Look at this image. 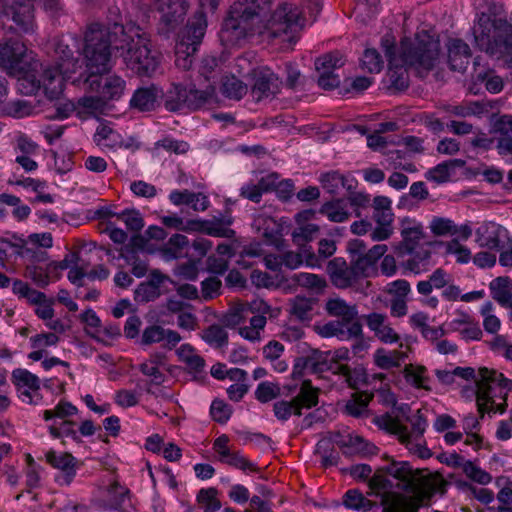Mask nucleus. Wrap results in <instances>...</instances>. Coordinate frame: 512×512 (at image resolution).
<instances>
[{
	"instance_id": "f257e3e1",
	"label": "nucleus",
	"mask_w": 512,
	"mask_h": 512,
	"mask_svg": "<svg viewBox=\"0 0 512 512\" xmlns=\"http://www.w3.org/2000/svg\"><path fill=\"white\" fill-rule=\"evenodd\" d=\"M306 21L296 3L283 2L273 9L271 0H237L230 6L219 36L226 47L240 45L253 36L267 42H291Z\"/></svg>"
},
{
	"instance_id": "f03ea898",
	"label": "nucleus",
	"mask_w": 512,
	"mask_h": 512,
	"mask_svg": "<svg viewBox=\"0 0 512 512\" xmlns=\"http://www.w3.org/2000/svg\"><path fill=\"white\" fill-rule=\"evenodd\" d=\"M389 477L397 480L398 489L414 494L413 497L402 500L403 512H418L421 506L428 505L432 497L442 492L443 488L440 481L429 477L423 471L414 470L408 462L392 461L376 471L368 482L372 494L382 496L383 501L385 495L394 488Z\"/></svg>"
},
{
	"instance_id": "7ed1b4c3",
	"label": "nucleus",
	"mask_w": 512,
	"mask_h": 512,
	"mask_svg": "<svg viewBox=\"0 0 512 512\" xmlns=\"http://www.w3.org/2000/svg\"><path fill=\"white\" fill-rule=\"evenodd\" d=\"M381 46L389 62L387 72L389 87L395 90H404L408 87V73L406 67H413L419 74L432 69L439 54V41L426 32L417 33L414 39L404 38L396 55L395 39L385 35Z\"/></svg>"
},
{
	"instance_id": "20e7f679",
	"label": "nucleus",
	"mask_w": 512,
	"mask_h": 512,
	"mask_svg": "<svg viewBox=\"0 0 512 512\" xmlns=\"http://www.w3.org/2000/svg\"><path fill=\"white\" fill-rule=\"evenodd\" d=\"M109 31L100 23L88 26L84 36L82 54L90 75L85 79L89 91L96 92L105 101L119 100L126 89V81L116 74H106L112 68L109 50Z\"/></svg>"
},
{
	"instance_id": "39448f33",
	"label": "nucleus",
	"mask_w": 512,
	"mask_h": 512,
	"mask_svg": "<svg viewBox=\"0 0 512 512\" xmlns=\"http://www.w3.org/2000/svg\"><path fill=\"white\" fill-rule=\"evenodd\" d=\"M100 25L109 31V49L113 46L121 50V56L128 69L140 76H151L156 71L159 61L152 54L148 35L140 26H123L117 23L112 27Z\"/></svg>"
},
{
	"instance_id": "423d86ee",
	"label": "nucleus",
	"mask_w": 512,
	"mask_h": 512,
	"mask_svg": "<svg viewBox=\"0 0 512 512\" xmlns=\"http://www.w3.org/2000/svg\"><path fill=\"white\" fill-rule=\"evenodd\" d=\"M0 67L8 75L18 78L21 93L33 95L42 89V65L24 43L12 39L0 41Z\"/></svg>"
},
{
	"instance_id": "0eeeda50",
	"label": "nucleus",
	"mask_w": 512,
	"mask_h": 512,
	"mask_svg": "<svg viewBox=\"0 0 512 512\" xmlns=\"http://www.w3.org/2000/svg\"><path fill=\"white\" fill-rule=\"evenodd\" d=\"M78 47V41L72 35L62 36L55 40L54 51L57 57L54 67L42 69V90L45 95L53 100L57 99L64 90V82L77 81L73 77L79 67V62L73 57V50Z\"/></svg>"
},
{
	"instance_id": "6e6552de",
	"label": "nucleus",
	"mask_w": 512,
	"mask_h": 512,
	"mask_svg": "<svg viewBox=\"0 0 512 512\" xmlns=\"http://www.w3.org/2000/svg\"><path fill=\"white\" fill-rule=\"evenodd\" d=\"M476 402L478 411L503 414L506 410V399L512 390V381L502 373L488 368H480L476 378Z\"/></svg>"
},
{
	"instance_id": "1a4fd4ad",
	"label": "nucleus",
	"mask_w": 512,
	"mask_h": 512,
	"mask_svg": "<svg viewBox=\"0 0 512 512\" xmlns=\"http://www.w3.org/2000/svg\"><path fill=\"white\" fill-rule=\"evenodd\" d=\"M220 0H200L201 9H209L214 12ZM207 28V18L203 10L195 13L183 30L175 47V64L177 67L187 70L192 66L194 54L201 44Z\"/></svg>"
},
{
	"instance_id": "9d476101",
	"label": "nucleus",
	"mask_w": 512,
	"mask_h": 512,
	"mask_svg": "<svg viewBox=\"0 0 512 512\" xmlns=\"http://www.w3.org/2000/svg\"><path fill=\"white\" fill-rule=\"evenodd\" d=\"M407 421L412 426L411 431L399 419L388 413L374 419V423L379 429L396 436L410 451L417 453L422 458L428 457L430 455L429 450L421 444L423 434L428 426L426 419L418 411L411 418H407Z\"/></svg>"
},
{
	"instance_id": "9b49d317",
	"label": "nucleus",
	"mask_w": 512,
	"mask_h": 512,
	"mask_svg": "<svg viewBox=\"0 0 512 512\" xmlns=\"http://www.w3.org/2000/svg\"><path fill=\"white\" fill-rule=\"evenodd\" d=\"M318 181L322 188L331 195H339L342 190L348 193L347 200L354 210V216H362V210L370 204V195L365 191H356L358 181L351 174H342L339 171L321 173Z\"/></svg>"
},
{
	"instance_id": "f8f14e48",
	"label": "nucleus",
	"mask_w": 512,
	"mask_h": 512,
	"mask_svg": "<svg viewBox=\"0 0 512 512\" xmlns=\"http://www.w3.org/2000/svg\"><path fill=\"white\" fill-rule=\"evenodd\" d=\"M249 313L253 314L249 325L239 327L238 333L245 340L258 343L262 340V334L267 324V315L272 316V307L260 298L240 304L231 314V322L240 324Z\"/></svg>"
},
{
	"instance_id": "ddd939ff",
	"label": "nucleus",
	"mask_w": 512,
	"mask_h": 512,
	"mask_svg": "<svg viewBox=\"0 0 512 512\" xmlns=\"http://www.w3.org/2000/svg\"><path fill=\"white\" fill-rule=\"evenodd\" d=\"M44 9L51 15H55L60 9L59 0H41ZM3 6L0 17L5 24L13 21L16 29L23 33L34 32V16L32 0H2Z\"/></svg>"
},
{
	"instance_id": "4468645a",
	"label": "nucleus",
	"mask_w": 512,
	"mask_h": 512,
	"mask_svg": "<svg viewBox=\"0 0 512 512\" xmlns=\"http://www.w3.org/2000/svg\"><path fill=\"white\" fill-rule=\"evenodd\" d=\"M214 94V86L209 85L205 90L173 84L165 94V107L168 111H179L184 107L196 109L204 104Z\"/></svg>"
},
{
	"instance_id": "2eb2a0df",
	"label": "nucleus",
	"mask_w": 512,
	"mask_h": 512,
	"mask_svg": "<svg viewBox=\"0 0 512 512\" xmlns=\"http://www.w3.org/2000/svg\"><path fill=\"white\" fill-rule=\"evenodd\" d=\"M318 403V391L310 382L304 381L299 393L292 400H279L273 405L275 417L282 422L287 421L292 415H301L303 408L310 409Z\"/></svg>"
},
{
	"instance_id": "dca6fc26",
	"label": "nucleus",
	"mask_w": 512,
	"mask_h": 512,
	"mask_svg": "<svg viewBox=\"0 0 512 512\" xmlns=\"http://www.w3.org/2000/svg\"><path fill=\"white\" fill-rule=\"evenodd\" d=\"M236 65L240 68L238 73L241 76L254 72L255 83L252 87V96L256 101H261L279 92L281 81L279 77L269 68H261L254 70L249 68V63L246 58L240 57L236 60Z\"/></svg>"
},
{
	"instance_id": "f3484780",
	"label": "nucleus",
	"mask_w": 512,
	"mask_h": 512,
	"mask_svg": "<svg viewBox=\"0 0 512 512\" xmlns=\"http://www.w3.org/2000/svg\"><path fill=\"white\" fill-rule=\"evenodd\" d=\"M373 220L375 226L370 234L372 241L381 242L391 238L394 234V218L395 214L392 208V200L383 195L373 198Z\"/></svg>"
},
{
	"instance_id": "a211bd4d",
	"label": "nucleus",
	"mask_w": 512,
	"mask_h": 512,
	"mask_svg": "<svg viewBox=\"0 0 512 512\" xmlns=\"http://www.w3.org/2000/svg\"><path fill=\"white\" fill-rule=\"evenodd\" d=\"M45 459L59 471L54 477L59 486H69L73 482L77 472V459L72 454L49 450Z\"/></svg>"
},
{
	"instance_id": "6ab92c4d",
	"label": "nucleus",
	"mask_w": 512,
	"mask_h": 512,
	"mask_svg": "<svg viewBox=\"0 0 512 512\" xmlns=\"http://www.w3.org/2000/svg\"><path fill=\"white\" fill-rule=\"evenodd\" d=\"M399 226L402 241L398 246V252H414L425 236L423 224L415 218L406 216L399 220Z\"/></svg>"
},
{
	"instance_id": "aec40b11",
	"label": "nucleus",
	"mask_w": 512,
	"mask_h": 512,
	"mask_svg": "<svg viewBox=\"0 0 512 512\" xmlns=\"http://www.w3.org/2000/svg\"><path fill=\"white\" fill-rule=\"evenodd\" d=\"M315 214L314 210L307 209L295 215L297 226L292 232V239L296 245L304 246L308 242L313 241L319 234V225L311 222Z\"/></svg>"
},
{
	"instance_id": "412c9836",
	"label": "nucleus",
	"mask_w": 512,
	"mask_h": 512,
	"mask_svg": "<svg viewBox=\"0 0 512 512\" xmlns=\"http://www.w3.org/2000/svg\"><path fill=\"white\" fill-rule=\"evenodd\" d=\"M11 381L19 393V398L27 404H34L33 392L40 390V379L25 368H16L11 373Z\"/></svg>"
},
{
	"instance_id": "4be33fe9",
	"label": "nucleus",
	"mask_w": 512,
	"mask_h": 512,
	"mask_svg": "<svg viewBox=\"0 0 512 512\" xmlns=\"http://www.w3.org/2000/svg\"><path fill=\"white\" fill-rule=\"evenodd\" d=\"M327 273L332 284L340 289L352 286L359 277L357 269L349 266L341 257H336L328 262Z\"/></svg>"
},
{
	"instance_id": "5701e85b",
	"label": "nucleus",
	"mask_w": 512,
	"mask_h": 512,
	"mask_svg": "<svg viewBox=\"0 0 512 512\" xmlns=\"http://www.w3.org/2000/svg\"><path fill=\"white\" fill-rule=\"evenodd\" d=\"M317 332L324 338L337 337L340 340H349L361 334L362 326L358 321L337 319L318 326Z\"/></svg>"
},
{
	"instance_id": "b1692460",
	"label": "nucleus",
	"mask_w": 512,
	"mask_h": 512,
	"mask_svg": "<svg viewBox=\"0 0 512 512\" xmlns=\"http://www.w3.org/2000/svg\"><path fill=\"white\" fill-rule=\"evenodd\" d=\"M199 232L213 237L231 239L235 236V231L230 228L234 219L230 213H219L210 220L198 219Z\"/></svg>"
},
{
	"instance_id": "393cba45",
	"label": "nucleus",
	"mask_w": 512,
	"mask_h": 512,
	"mask_svg": "<svg viewBox=\"0 0 512 512\" xmlns=\"http://www.w3.org/2000/svg\"><path fill=\"white\" fill-rule=\"evenodd\" d=\"M507 238L508 231L492 221L484 222L476 230V241L481 247L498 249Z\"/></svg>"
},
{
	"instance_id": "a878e982",
	"label": "nucleus",
	"mask_w": 512,
	"mask_h": 512,
	"mask_svg": "<svg viewBox=\"0 0 512 512\" xmlns=\"http://www.w3.org/2000/svg\"><path fill=\"white\" fill-rule=\"evenodd\" d=\"M153 4L168 30L173 29L187 11L185 0H153Z\"/></svg>"
},
{
	"instance_id": "bb28decb",
	"label": "nucleus",
	"mask_w": 512,
	"mask_h": 512,
	"mask_svg": "<svg viewBox=\"0 0 512 512\" xmlns=\"http://www.w3.org/2000/svg\"><path fill=\"white\" fill-rule=\"evenodd\" d=\"M366 324L381 342L386 344L398 342L399 335L391 327L386 314L372 312L366 316Z\"/></svg>"
},
{
	"instance_id": "cd10ccee",
	"label": "nucleus",
	"mask_w": 512,
	"mask_h": 512,
	"mask_svg": "<svg viewBox=\"0 0 512 512\" xmlns=\"http://www.w3.org/2000/svg\"><path fill=\"white\" fill-rule=\"evenodd\" d=\"M332 441L344 450L346 454H374L376 447L359 435L352 433H336Z\"/></svg>"
},
{
	"instance_id": "c85d7f7f",
	"label": "nucleus",
	"mask_w": 512,
	"mask_h": 512,
	"mask_svg": "<svg viewBox=\"0 0 512 512\" xmlns=\"http://www.w3.org/2000/svg\"><path fill=\"white\" fill-rule=\"evenodd\" d=\"M181 340L178 332L155 324L147 326L141 336V343L144 345L164 342V346L169 349L175 347Z\"/></svg>"
},
{
	"instance_id": "c756f323",
	"label": "nucleus",
	"mask_w": 512,
	"mask_h": 512,
	"mask_svg": "<svg viewBox=\"0 0 512 512\" xmlns=\"http://www.w3.org/2000/svg\"><path fill=\"white\" fill-rule=\"evenodd\" d=\"M319 213L326 217L327 220L333 223H344L354 215V210L351 208L347 198H334L324 202Z\"/></svg>"
},
{
	"instance_id": "7c9ffc66",
	"label": "nucleus",
	"mask_w": 512,
	"mask_h": 512,
	"mask_svg": "<svg viewBox=\"0 0 512 512\" xmlns=\"http://www.w3.org/2000/svg\"><path fill=\"white\" fill-rule=\"evenodd\" d=\"M448 62L452 70L464 72L469 64L471 51L464 41L451 39L448 42Z\"/></svg>"
},
{
	"instance_id": "2f4dec72",
	"label": "nucleus",
	"mask_w": 512,
	"mask_h": 512,
	"mask_svg": "<svg viewBox=\"0 0 512 512\" xmlns=\"http://www.w3.org/2000/svg\"><path fill=\"white\" fill-rule=\"evenodd\" d=\"M499 34L493 42L488 41L485 48L486 52L491 56L500 58L504 55L512 54V25L502 23L499 28Z\"/></svg>"
},
{
	"instance_id": "473e14b6",
	"label": "nucleus",
	"mask_w": 512,
	"mask_h": 512,
	"mask_svg": "<svg viewBox=\"0 0 512 512\" xmlns=\"http://www.w3.org/2000/svg\"><path fill=\"white\" fill-rule=\"evenodd\" d=\"M60 338L55 333L42 332L29 338V343L33 351L28 354V359L32 361H40L46 356L47 348L55 347L59 343Z\"/></svg>"
},
{
	"instance_id": "72a5a7b5",
	"label": "nucleus",
	"mask_w": 512,
	"mask_h": 512,
	"mask_svg": "<svg viewBox=\"0 0 512 512\" xmlns=\"http://www.w3.org/2000/svg\"><path fill=\"white\" fill-rule=\"evenodd\" d=\"M160 93L155 85L138 88L130 99V106L139 111H151L155 108Z\"/></svg>"
},
{
	"instance_id": "f704fd0d",
	"label": "nucleus",
	"mask_w": 512,
	"mask_h": 512,
	"mask_svg": "<svg viewBox=\"0 0 512 512\" xmlns=\"http://www.w3.org/2000/svg\"><path fill=\"white\" fill-rule=\"evenodd\" d=\"M401 257L409 256L404 266L410 272L419 275L430 269L431 252L423 247H418L412 253L398 252Z\"/></svg>"
},
{
	"instance_id": "c9c22d12",
	"label": "nucleus",
	"mask_w": 512,
	"mask_h": 512,
	"mask_svg": "<svg viewBox=\"0 0 512 512\" xmlns=\"http://www.w3.org/2000/svg\"><path fill=\"white\" fill-rule=\"evenodd\" d=\"M406 382L415 389L431 391V377L425 366L408 364L403 369Z\"/></svg>"
},
{
	"instance_id": "e433bc0d",
	"label": "nucleus",
	"mask_w": 512,
	"mask_h": 512,
	"mask_svg": "<svg viewBox=\"0 0 512 512\" xmlns=\"http://www.w3.org/2000/svg\"><path fill=\"white\" fill-rule=\"evenodd\" d=\"M263 235L267 239V243L275 246L282 255L283 267L288 269H296L303 263L302 256L299 253L287 251L283 252V239L278 230L268 233L267 230L263 232Z\"/></svg>"
},
{
	"instance_id": "4c0bfd02",
	"label": "nucleus",
	"mask_w": 512,
	"mask_h": 512,
	"mask_svg": "<svg viewBox=\"0 0 512 512\" xmlns=\"http://www.w3.org/2000/svg\"><path fill=\"white\" fill-rule=\"evenodd\" d=\"M373 358L378 368L389 370L400 367L407 358V354L398 350L387 351L381 348L375 351Z\"/></svg>"
},
{
	"instance_id": "58836bf2",
	"label": "nucleus",
	"mask_w": 512,
	"mask_h": 512,
	"mask_svg": "<svg viewBox=\"0 0 512 512\" xmlns=\"http://www.w3.org/2000/svg\"><path fill=\"white\" fill-rule=\"evenodd\" d=\"M315 300L303 296H296L290 301L289 312L301 322H308L314 315Z\"/></svg>"
},
{
	"instance_id": "ea45409f",
	"label": "nucleus",
	"mask_w": 512,
	"mask_h": 512,
	"mask_svg": "<svg viewBox=\"0 0 512 512\" xmlns=\"http://www.w3.org/2000/svg\"><path fill=\"white\" fill-rule=\"evenodd\" d=\"M176 354L181 362H183L190 372L199 373L204 370L205 361L196 352L190 344H182L177 350Z\"/></svg>"
},
{
	"instance_id": "a19ab883",
	"label": "nucleus",
	"mask_w": 512,
	"mask_h": 512,
	"mask_svg": "<svg viewBox=\"0 0 512 512\" xmlns=\"http://www.w3.org/2000/svg\"><path fill=\"white\" fill-rule=\"evenodd\" d=\"M326 310L329 315L345 321H357V309L355 305H349L341 298H332L326 302Z\"/></svg>"
},
{
	"instance_id": "79ce46f5",
	"label": "nucleus",
	"mask_w": 512,
	"mask_h": 512,
	"mask_svg": "<svg viewBox=\"0 0 512 512\" xmlns=\"http://www.w3.org/2000/svg\"><path fill=\"white\" fill-rule=\"evenodd\" d=\"M78 413V409L71 402L60 400L52 409L43 411V419L49 423L71 419Z\"/></svg>"
},
{
	"instance_id": "37998d69",
	"label": "nucleus",
	"mask_w": 512,
	"mask_h": 512,
	"mask_svg": "<svg viewBox=\"0 0 512 512\" xmlns=\"http://www.w3.org/2000/svg\"><path fill=\"white\" fill-rule=\"evenodd\" d=\"M464 162L459 159L444 161L435 167L429 169L425 173V178L428 181H432L435 183H444L447 182L454 171L456 166H462Z\"/></svg>"
},
{
	"instance_id": "c03bdc74",
	"label": "nucleus",
	"mask_w": 512,
	"mask_h": 512,
	"mask_svg": "<svg viewBox=\"0 0 512 512\" xmlns=\"http://www.w3.org/2000/svg\"><path fill=\"white\" fill-rule=\"evenodd\" d=\"M490 288L493 290V298L502 307L510 310L509 316L512 320V292L509 289V279L498 277L491 283Z\"/></svg>"
},
{
	"instance_id": "a18cd8bd",
	"label": "nucleus",
	"mask_w": 512,
	"mask_h": 512,
	"mask_svg": "<svg viewBox=\"0 0 512 512\" xmlns=\"http://www.w3.org/2000/svg\"><path fill=\"white\" fill-rule=\"evenodd\" d=\"M345 508L357 512H368L373 507V502L366 498L358 489L347 490L342 498Z\"/></svg>"
},
{
	"instance_id": "49530a36",
	"label": "nucleus",
	"mask_w": 512,
	"mask_h": 512,
	"mask_svg": "<svg viewBox=\"0 0 512 512\" xmlns=\"http://www.w3.org/2000/svg\"><path fill=\"white\" fill-rule=\"evenodd\" d=\"M47 429L54 439L70 438L74 442H80V436L75 429V422L71 419L51 422L48 424Z\"/></svg>"
},
{
	"instance_id": "de8ad7c7",
	"label": "nucleus",
	"mask_w": 512,
	"mask_h": 512,
	"mask_svg": "<svg viewBox=\"0 0 512 512\" xmlns=\"http://www.w3.org/2000/svg\"><path fill=\"white\" fill-rule=\"evenodd\" d=\"M161 223L170 229H175L183 232H199L198 219L185 220L178 214L164 215L160 218Z\"/></svg>"
},
{
	"instance_id": "09e8293b",
	"label": "nucleus",
	"mask_w": 512,
	"mask_h": 512,
	"mask_svg": "<svg viewBox=\"0 0 512 512\" xmlns=\"http://www.w3.org/2000/svg\"><path fill=\"white\" fill-rule=\"evenodd\" d=\"M336 251V244L334 240L331 239H321L319 241L318 253L319 256L315 254H309L306 257L305 264L310 268H320L322 265V261L330 256H332Z\"/></svg>"
},
{
	"instance_id": "8fccbe9b",
	"label": "nucleus",
	"mask_w": 512,
	"mask_h": 512,
	"mask_svg": "<svg viewBox=\"0 0 512 512\" xmlns=\"http://www.w3.org/2000/svg\"><path fill=\"white\" fill-rule=\"evenodd\" d=\"M273 177L274 175L271 174L265 178H261L258 184L243 185L241 187V196L256 203L260 202L263 192L267 191L273 183Z\"/></svg>"
},
{
	"instance_id": "3c124183",
	"label": "nucleus",
	"mask_w": 512,
	"mask_h": 512,
	"mask_svg": "<svg viewBox=\"0 0 512 512\" xmlns=\"http://www.w3.org/2000/svg\"><path fill=\"white\" fill-rule=\"evenodd\" d=\"M247 85L235 76L225 77L221 91L229 99L240 100L247 93Z\"/></svg>"
},
{
	"instance_id": "603ef678",
	"label": "nucleus",
	"mask_w": 512,
	"mask_h": 512,
	"mask_svg": "<svg viewBox=\"0 0 512 512\" xmlns=\"http://www.w3.org/2000/svg\"><path fill=\"white\" fill-rule=\"evenodd\" d=\"M480 314L483 318V327L487 333L496 334L501 328V321L495 314V307L491 301L482 304Z\"/></svg>"
},
{
	"instance_id": "864d4df0",
	"label": "nucleus",
	"mask_w": 512,
	"mask_h": 512,
	"mask_svg": "<svg viewBox=\"0 0 512 512\" xmlns=\"http://www.w3.org/2000/svg\"><path fill=\"white\" fill-rule=\"evenodd\" d=\"M442 297L451 302L455 301H463V302H472L477 299H480L483 297L484 292L481 291H471L465 294H461V290L457 285H446L441 293Z\"/></svg>"
},
{
	"instance_id": "5fc2aeb1",
	"label": "nucleus",
	"mask_w": 512,
	"mask_h": 512,
	"mask_svg": "<svg viewBox=\"0 0 512 512\" xmlns=\"http://www.w3.org/2000/svg\"><path fill=\"white\" fill-rule=\"evenodd\" d=\"M202 339L211 347L222 348L228 343V333L219 325H211L204 330Z\"/></svg>"
},
{
	"instance_id": "6e6d98bb",
	"label": "nucleus",
	"mask_w": 512,
	"mask_h": 512,
	"mask_svg": "<svg viewBox=\"0 0 512 512\" xmlns=\"http://www.w3.org/2000/svg\"><path fill=\"white\" fill-rule=\"evenodd\" d=\"M188 238L182 234L172 235L166 246L162 249L163 256L167 260L177 259L182 255V249L188 246Z\"/></svg>"
},
{
	"instance_id": "4d7b16f0",
	"label": "nucleus",
	"mask_w": 512,
	"mask_h": 512,
	"mask_svg": "<svg viewBox=\"0 0 512 512\" xmlns=\"http://www.w3.org/2000/svg\"><path fill=\"white\" fill-rule=\"evenodd\" d=\"M33 106L26 100H13L2 106L3 114L13 118H24L33 113Z\"/></svg>"
},
{
	"instance_id": "13d9d810",
	"label": "nucleus",
	"mask_w": 512,
	"mask_h": 512,
	"mask_svg": "<svg viewBox=\"0 0 512 512\" xmlns=\"http://www.w3.org/2000/svg\"><path fill=\"white\" fill-rule=\"evenodd\" d=\"M43 468L37 464L31 455L27 456L25 469V484L29 491L40 487Z\"/></svg>"
},
{
	"instance_id": "bf43d9fd",
	"label": "nucleus",
	"mask_w": 512,
	"mask_h": 512,
	"mask_svg": "<svg viewBox=\"0 0 512 512\" xmlns=\"http://www.w3.org/2000/svg\"><path fill=\"white\" fill-rule=\"evenodd\" d=\"M295 280L299 286L320 293L326 287V280L312 273L300 272L295 275Z\"/></svg>"
},
{
	"instance_id": "052dcab7",
	"label": "nucleus",
	"mask_w": 512,
	"mask_h": 512,
	"mask_svg": "<svg viewBox=\"0 0 512 512\" xmlns=\"http://www.w3.org/2000/svg\"><path fill=\"white\" fill-rule=\"evenodd\" d=\"M344 61L339 52H331L319 57L315 61V68L317 72L335 71L343 66Z\"/></svg>"
},
{
	"instance_id": "680f3d73",
	"label": "nucleus",
	"mask_w": 512,
	"mask_h": 512,
	"mask_svg": "<svg viewBox=\"0 0 512 512\" xmlns=\"http://www.w3.org/2000/svg\"><path fill=\"white\" fill-rule=\"evenodd\" d=\"M361 65L370 73H379L383 67V60L376 49L367 48L361 58Z\"/></svg>"
},
{
	"instance_id": "e2e57ef3",
	"label": "nucleus",
	"mask_w": 512,
	"mask_h": 512,
	"mask_svg": "<svg viewBox=\"0 0 512 512\" xmlns=\"http://www.w3.org/2000/svg\"><path fill=\"white\" fill-rule=\"evenodd\" d=\"M463 472L469 479L480 485H487L492 481V476L488 472L471 461L463 465Z\"/></svg>"
},
{
	"instance_id": "0e129e2a",
	"label": "nucleus",
	"mask_w": 512,
	"mask_h": 512,
	"mask_svg": "<svg viewBox=\"0 0 512 512\" xmlns=\"http://www.w3.org/2000/svg\"><path fill=\"white\" fill-rule=\"evenodd\" d=\"M155 148L164 149L167 152L175 154H185L190 149V145L183 140L174 139L172 137H164L155 143Z\"/></svg>"
},
{
	"instance_id": "69168bd1",
	"label": "nucleus",
	"mask_w": 512,
	"mask_h": 512,
	"mask_svg": "<svg viewBox=\"0 0 512 512\" xmlns=\"http://www.w3.org/2000/svg\"><path fill=\"white\" fill-rule=\"evenodd\" d=\"M220 462L230 465L242 471H255V463L246 459L240 452L229 451L227 456L222 458Z\"/></svg>"
},
{
	"instance_id": "338daca9",
	"label": "nucleus",
	"mask_w": 512,
	"mask_h": 512,
	"mask_svg": "<svg viewBox=\"0 0 512 512\" xmlns=\"http://www.w3.org/2000/svg\"><path fill=\"white\" fill-rule=\"evenodd\" d=\"M445 251L447 254L454 255L460 264H467L472 258L470 249L461 245L456 239L447 242Z\"/></svg>"
},
{
	"instance_id": "774afa93",
	"label": "nucleus",
	"mask_w": 512,
	"mask_h": 512,
	"mask_svg": "<svg viewBox=\"0 0 512 512\" xmlns=\"http://www.w3.org/2000/svg\"><path fill=\"white\" fill-rule=\"evenodd\" d=\"M210 414L214 421L225 424L232 415V408L223 400L215 399L210 406Z\"/></svg>"
}]
</instances>
